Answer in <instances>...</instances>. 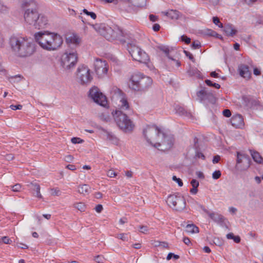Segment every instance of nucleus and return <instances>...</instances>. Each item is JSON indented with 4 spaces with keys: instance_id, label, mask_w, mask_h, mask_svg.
<instances>
[{
    "instance_id": "f257e3e1",
    "label": "nucleus",
    "mask_w": 263,
    "mask_h": 263,
    "mask_svg": "<svg viewBox=\"0 0 263 263\" xmlns=\"http://www.w3.org/2000/svg\"><path fill=\"white\" fill-rule=\"evenodd\" d=\"M143 134L147 142L160 151L169 150L174 145L173 136L165 133L156 125L146 126Z\"/></svg>"
},
{
    "instance_id": "f03ea898",
    "label": "nucleus",
    "mask_w": 263,
    "mask_h": 263,
    "mask_svg": "<svg viewBox=\"0 0 263 263\" xmlns=\"http://www.w3.org/2000/svg\"><path fill=\"white\" fill-rule=\"evenodd\" d=\"M120 99L118 109L112 112V114L118 127L122 130L127 132L133 130L135 125L127 116L131 111L126 99L122 95L121 90L118 89Z\"/></svg>"
},
{
    "instance_id": "7ed1b4c3",
    "label": "nucleus",
    "mask_w": 263,
    "mask_h": 263,
    "mask_svg": "<svg viewBox=\"0 0 263 263\" xmlns=\"http://www.w3.org/2000/svg\"><path fill=\"white\" fill-rule=\"evenodd\" d=\"M35 41L44 49L48 51L58 49L63 43L59 34L48 31H39L34 34Z\"/></svg>"
},
{
    "instance_id": "20e7f679",
    "label": "nucleus",
    "mask_w": 263,
    "mask_h": 263,
    "mask_svg": "<svg viewBox=\"0 0 263 263\" xmlns=\"http://www.w3.org/2000/svg\"><path fill=\"white\" fill-rule=\"evenodd\" d=\"M10 45L14 54L20 58L30 57L35 51L34 44L27 37L12 36Z\"/></svg>"
},
{
    "instance_id": "39448f33",
    "label": "nucleus",
    "mask_w": 263,
    "mask_h": 263,
    "mask_svg": "<svg viewBox=\"0 0 263 263\" xmlns=\"http://www.w3.org/2000/svg\"><path fill=\"white\" fill-rule=\"evenodd\" d=\"M127 50L133 60L140 63L147 64L149 61L148 54L136 45L135 41L128 43Z\"/></svg>"
},
{
    "instance_id": "423d86ee",
    "label": "nucleus",
    "mask_w": 263,
    "mask_h": 263,
    "mask_svg": "<svg viewBox=\"0 0 263 263\" xmlns=\"http://www.w3.org/2000/svg\"><path fill=\"white\" fill-rule=\"evenodd\" d=\"M22 8L25 10L24 19L29 25H33L37 18L38 12L35 3L32 1H25L22 4Z\"/></svg>"
},
{
    "instance_id": "0eeeda50",
    "label": "nucleus",
    "mask_w": 263,
    "mask_h": 263,
    "mask_svg": "<svg viewBox=\"0 0 263 263\" xmlns=\"http://www.w3.org/2000/svg\"><path fill=\"white\" fill-rule=\"evenodd\" d=\"M91 26L100 35L103 36L107 40H115L118 37V32L111 27L106 26L105 24H96Z\"/></svg>"
},
{
    "instance_id": "6e6552de",
    "label": "nucleus",
    "mask_w": 263,
    "mask_h": 263,
    "mask_svg": "<svg viewBox=\"0 0 263 263\" xmlns=\"http://www.w3.org/2000/svg\"><path fill=\"white\" fill-rule=\"evenodd\" d=\"M251 163V160L248 155L240 152H236V169L239 171H246Z\"/></svg>"
},
{
    "instance_id": "1a4fd4ad",
    "label": "nucleus",
    "mask_w": 263,
    "mask_h": 263,
    "mask_svg": "<svg viewBox=\"0 0 263 263\" xmlns=\"http://www.w3.org/2000/svg\"><path fill=\"white\" fill-rule=\"evenodd\" d=\"M78 62L77 53L75 52L64 53L61 58V65L66 70L73 68Z\"/></svg>"
},
{
    "instance_id": "9d476101",
    "label": "nucleus",
    "mask_w": 263,
    "mask_h": 263,
    "mask_svg": "<svg viewBox=\"0 0 263 263\" xmlns=\"http://www.w3.org/2000/svg\"><path fill=\"white\" fill-rule=\"evenodd\" d=\"M166 202L171 208L177 211H182L186 205L185 200L183 197L174 195H170Z\"/></svg>"
},
{
    "instance_id": "9b49d317",
    "label": "nucleus",
    "mask_w": 263,
    "mask_h": 263,
    "mask_svg": "<svg viewBox=\"0 0 263 263\" xmlns=\"http://www.w3.org/2000/svg\"><path fill=\"white\" fill-rule=\"evenodd\" d=\"M77 77L81 84H87L92 80L89 68L82 65L79 66L77 70Z\"/></svg>"
},
{
    "instance_id": "f8f14e48",
    "label": "nucleus",
    "mask_w": 263,
    "mask_h": 263,
    "mask_svg": "<svg viewBox=\"0 0 263 263\" xmlns=\"http://www.w3.org/2000/svg\"><path fill=\"white\" fill-rule=\"evenodd\" d=\"M89 95L94 102L99 105L102 106H105L107 105V101L106 97L99 91L97 87H92L89 90Z\"/></svg>"
},
{
    "instance_id": "ddd939ff",
    "label": "nucleus",
    "mask_w": 263,
    "mask_h": 263,
    "mask_svg": "<svg viewBox=\"0 0 263 263\" xmlns=\"http://www.w3.org/2000/svg\"><path fill=\"white\" fill-rule=\"evenodd\" d=\"M95 70L99 77L105 76L108 70V65L106 61L97 59L94 63Z\"/></svg>"
},
{
    "instance_id": "4468645a",
    "label": "nucleus",
    "mask_w": 263,
    "mask_h": 263,
    "mask_svg": "<svg viewBox=\"0 0 263 263\" xmlns=\"http://www.w3.org/2000/svg\"><path fill=\"white\" fill-rule=\"evenodd\" d=\"M141 75L142 73L140 72H135L131 76L128 82V86L130 89L138 91Z\"/></svg>"
},
{
    "instance_id": "2eb2a0df",
    "label": "nucleus",
    "mask_w": 263,
    "mask_h": 263,
    "mask_svg": "<svg viewBox=\"0 0 263 263\" xmlns=\"http://www.w3.org/2000/svg\"><path fill=\"white\" fill-rule=\"evenodd\" d=\"M140 82L138 91H144L151 86L153 81L150 77L145 76L142 74Z\"/></svg>"
},
{
    "instance_id": "dca6fc26",
    "label": "nucleus",
    "mask_w": 263,
    "mask_h": 263,
    "mask_svg": "<svg viewBox=\"0 0 263 263\" xmlns=\"http://www.w3.org/2000/svg\"><path fill=\"white\" fill-rule=\"evenodd\" d=\"M99 129L102 132V134L107 140L115 145H117L118 144L119 139L111 132L107 130L102 127H100Z\"/></svg>"
},
{
    "instance_id": "f3484780",
    "label": "nucleus",
    "mask_w": 263,
    "mask_h": 263,
    "mask_svg": "<svg viewBox=\"0 0 263 263\" xmlns=\"http://www.w3.org/2000/svg\"><path fill=\"white\" fill-rule=\"evenodd\" d=\"M47 18L43 15L37 14V18L35 19V22L33 23V26L35 28L41 29L44 28L47 24Z\"/></svg>"
},
{
    "instance_id": "a211bd4d",
    "label": "nucleus",
    "mask_w": 263,
    "mask_h": 263,
    "mask_svg": "<svg viewBox=\"0 0 263 263\" xmlns=\"http://www.w3.org/2000/svg\"><path fill=\"white\" fill-rule=\"evenodd\" d=\"M231 123L236 128H241L244 125L243 117L239 114L235 115L232 117Z\"/></svg>"
},
{
    "instance_id": "6ab92c4d",
    "label": "nucleus",
    "mask_w": 263,
    "mask_h": 263,
    "mask_svg": "<svg viewBox=\"0 0 263 263\" xmlns=\"http://www.w3.org/2000/svg\"><path fill=\"white\" fill-rule=\"evenodd\" d=\"M223 31L228 36L233 37L236 35L238 32L235 27L231 24H227L223 26Z\"/></svg>"
},
{
    "instance_id": "aec40b11",
    "label": "nucleus",
    "mask_w": 263,
    "mask_h": 263,
    "mask_svg": "<svg viewBox=\"0 0 263 263\" xmlns=\"http://www.w3.org/2000/svg\"><path fill=\"white\" fill-rule=\"evenodd\" d=\"M238 70L240 76L244 78H250L251 77V72L249 70V67L245 64H240L238 66Z\"/></svg>"
},
{
    "instance_id": "412c9836",
    "label": "nucleus",
    "mask_w": 263,
    "mask_h": 263,
    "mask_svg": "<svg viewBox=\"0 0 263 263\" xmlns=\"http://www.w3.org/2000/svg\"><path fill=\"white\" fill-rule=\"evenodd\" d=\"M249 152L252 159L256 163H263V158L261 157L259 152L253 149H249Z\"/></svg>"
},
{
    "instance_id": "4be33fe9",
    "label": "nucleus",
    "mask_w": 263,
    "mask_h": 263,
    "mask_svg": "<svg viewBox=\"0 0 263 263\" xmlns=\"http://www.w3.org/2000/svg\"><path fill=\"white\" fill-rule=\"evenodd\" d=\"M168 60L166 62V64L170 71H171L172 69L174 68L175 66L177 67L180 66V62H179L178 60H176L170 57H168Z\"/></svg>"
},
{
    "instance_id": "5701e85b",
    "label": "nucleus",
    "mask_w": 263,
    "mask_h": 263,
    "mask_svg": "<svg viewBox=\"0 0 263 263\" xmlns=\"http://www.w3.org/2000/svg\"><path fill=\"white\" fill-rule=\"evenodd\" d=\"M208 215L213 221L216 222L222 223L224 221L223 216L217 213L209 212Z\"/></svg>"
},
{
    "instance_id": "b1692460",
    "label": "nucleus",
    "mask_w": 263,
    "mask_h": 263,
    "mask_svg": "<svg viewBox=\"0 0 263 263\" xmlns=\"http://www.w3.org/2000/svg\"><path fill=\"white\" fill-rule=\"evenodd\" d=\"M66 42L68 44H72L78 45L81 42L80 38L76 34H70L66 39Z\"/></svg>"
},
{
    "instance_id": "393cba45",
    "label": "nucleus",
    "mask_w": 263,
    "mask_h": 263,
    "mask_svg": "<svg viewBox=\"0 0 263 263\" xmlns=\"http://www.w3.org/2000/svg\"><path fill=\"white\" fill-rule=\"evenodd\" d=\"M164 15L168 16L172 20H177L180 16V13L176 10H170L168 11L162 12Z\"/></svg>"
},
{
    "instance_id": "a878e982",
    "label": "nucleus",
    "mask_w": 263,
    "mask_h": 263,
    "mask_svg": "<svg viewBox=\"0 0 263 263\" xmlns=\"http://www.w3.org/2000/svg\"><path fill=\"white\" fill-rule=\"evenodd\" d=\"M30 188L34 195L39 198H42V196L40 193V186L36 183H31Z\"/></svg>"
},
{
    "instance_id": "bb28decb",
    "label": "nucleus",
    "mask_w": 263,
    "mask_h": 263,
    "mask_svg": "<svg viewBox=\"0 0 263 263\" xmlns=\"http://www.w3.org/2000/svg\"><path fill=\"white\" fill-rule=\"evenodd\" d=\"M197 96L201 101L206 99L208 97L214 99L212 93H208L204 89L201 90L197 92Z\"/></svg>"
},
{
    "instance_id": "cd10ccee",
    "label": "nucleus",
    "mask_w": 263,
    "mask_h": 263,
    "mask_svg": "<svg viewBox=\"0 0 263 263\" xmlns=\"http://www.w3.org/2000/svg\"><path fill=\"white\" fill-rule=\"evenodd\" d=\"M187 73L190 76H194L198 79H203L201 73L196 68H190L187 71Z\"/></svg>"
},
{
    "instance_id": "c85d7f7f",
    "label": "nucleus",
    "mask_w": 263,
    "mask_h": 263,
    "mask_svg": "<svg viewBox=\"0 0 263 263\" xmlns=\"http://www.w3.org/2000/svg\"><path fill=\"white\" fill-rule=\"evenodd\" d=\"M185 231L187 233H197L199 232V228L194 224H189L186 226Z\"/></svg>"
},
{
    "instance_id": "c756f323",
    "label": "nucleus",
    "mask_w": 263,
    "mask_h": 263,
    "mask_svg": "<svg viewBox=\"0 0 263 263\" xmlns=\"http://www.w3.org/2000/svg\"><path fill=\"white\" fill-rule=\"evenodd\" d=\"M89 187L87 184H83L78 187V191L80 194H85L88 193Z\"/></svg>"
},
{
    "instance_id": "7c9ffc66",
    "label": "nucleus",
    "mask_w": 263,
    "mask_h": 263,
    "mask_svg": "<svg viewBox=\"0 0 263 263\" xmlns=\"http://www.w3.org/2000/svg\"><path fill=\"white\" fill-rule=\"evenodd\" d=\"M175 110L177 113L179 114L180 115H185L187 116V115L190 114H189L185 109L179 105H176L175 107Z\"/></svg>"
},
{
    "instance_id": "2f4dec72",
    "label": "nucleus",
    "mask_w": 263,
    "mask_h": 263,
    "mask_svg": "<svg viewBox=\"0 0 263 263\" xmlns=\"http://www.w3.org/2000/svg\"><path fill=\"white\" fill-rule=\"evenodd\" d=\"M227 238L229 239H233L234 241L239 243L240 241V238L239 236H234L232 233H230L227 235Z\"/></svg>"
},
{
    "instance_id": "473e14b6",
    "label": "nucleus",
    "mask_w": 263,
    "mask_h": 263,
    "mask_svg": "<svg viewBox=\"0 0 263 263\" xmlns=\"http://www.w3.org/2000/svg\"><path fill=\"white\" fill-rule=\"evenodd\" d=\"M133 5L138 7H143L146 3V0H132Z\"/></svg>"
},
{
    "instance_id": "72a5a7b5",
    "label": "nucleus",
    "mask_w": 263,
    "mask_h": 263,
    "mask_svg": "<svg viewBox=\"0 0 263 263\" xmlns=\"http://www.w3.org/2000/svg\"><path fill=\"white\" fill-rule=\"evenodd\" d=\"M74 207L81 212L84 211L86 208L85 204L82 202L75 203L74 204Z\"/></svg>"
},
{
    "instance_id": "f704fd0d",
    "label": "nucleus",
    "mask_w": 263,
    "mask_h": 263,
    "mask_svg": "<svg viewBox=\"0 0 263 263\" xmlns=\"http://www.w3.org/2000/svg\"><path fill=\"white\" fill-rule=\"evenodd\" d=\"M12 191L14 192H20L22 189V185L19 183H16L13 185L10 186Z\"/></svg>"
},
{
    "instance_id": "c9c22d12",
    "label": "nucleus",
    "mask_w": 263,
    "mask_h": 263,
    "mask_svg": "<svg viewBox=\"0 0 263 263\" xmlns=\"http://www.w3.org/2000/svg\"><path fill=\"white\" fill-rule=\"evenodd\" d=\"M205 83L209 86H211V87L212 86V87H215V88H216L217 89H219L220 87V85L219 84L216 83H213L210 80H206L205 81Z\"/></svg>"
},
{
    "instance_id": "e433bc0d",
    "label": "nucleus",
    "mask_w": 263,
    "mask_h": 263,
    "mask_svg": "<svg viewBox=\"0 0 263 263\" xmlns=\"http://www.w3.org/2000/svg\"><path fill=\"white\" fill-rule=\"evenodd\" d=\"M158 48L162 51H163L166 56L168 58L170 50L167 46L161 45L158 47Z\"/></svg>"
},
{
    "instance_id": "4c0bfd02",
    "label": "nucleus",
    "mask_w": 263,
    "mask_h": 263,
    "mask_svg": "<svg viewBox=\"0 0 263 263\" xmlns=\"http://www.w3.org/2000/svg\"><path fill=\"white\" fill-rule=\"evenodd\" d=\"M213 22L216 25L218 26L219 28H223V24L220 22L219 19L217 17L214 16L213 17Z\"/></svg>"
},
{
    "instance_id": "58836bf2",
    "label": "nucleus",
    "mask_w": 263,
    "mask_h": 263,
    "mask_svg": "<svg viewBox=\"0 0 263 263\" xmlns=\"http://www.w3.org/2000/svg\"><path fill=\"white\" fill-rule=\"evenodd\" d=\"M83 12L86 15L90 16V17L93 20L96 19L97 17V15L94 12H89L86 9H84L83 10Z\"/></svg>"
},
{
    "instance_id": "ea45409f",
    "label": "nucleus",
    "mask_w": 263,
    "mask_h": 263,
    "mask_svg": "<svg viewBox=\"0 0 263 263\" xmlns=\"http://www.w3.org/2000/svg\"><path fill=\"white\" fill-rule=\"evenodd\" d=\"M221 173L220 171H215L212 174V178L214 179H218L221 177Z\"/></svg>"
},
{
    "instance_id": "a19ab883",
    "label": "nucleus",
    "mask_w": 263,
    "mask_h": 263,
    "mask_svg": "<svg viewBox=\"0 0 263 263\" xmlns=\"http://www.w3.org/2000/svg\"><path fill=\"white\" fill-rule=\"evenodd\" d=\"M95 260L98 263H104L105 259L102 255H98L95 257Z\"/></svg>"
},
{
    "instance_id": "79ce46f5",
    "label": "nucleus",
    "mask_w": 263,
    "mask_h": 263,
    "mask_svg": "<svg viewBox=\"0 0 263 263\" xmlns=\"http://www.w3.org/2000/svg\"><path fill=\"white\" fill-rule=\"evenodd\" d=\"M51 195H53V196H60L61 194V192L60 191V190L58 189V188H55V189H51Z\"/></svg>"
},
{
    "instance_id": "37998d69",
    "label": "nucleus",
    "mask_w": 263,
    "mask_h": 263,
    "mask_svg": "<svg viewBox=\"0 0 263 263\" xmlns=\"http://www.w3.org/2000/svg\"><path fill=\"white\" fill-rule=\"evenodd\" d=\"M117 238L120 239L123 241H127L128 238L127 235L124 233L119 234L117 236Z\"/></svg>"
},
{
    "instance_id": "c03bdc74",
    "label": "nucleus",
    "mask_w": 263,
    "mask_h": 263,
    "mask_svg": "<svg viewBox=\"0 0 263 263\" xmlns=\"http://www.w3.org/2000/svg\"><path fill=\"white\" fill-rule=\"evenodd\" d=\"M71 141L73 144L82 143L83 142V140L81 139L80 138L73 137L71 138Z\"/></svg>"
},
{
    "instance_id": "a18cd8bd",
    "label": "nucleus",
    "mask_w": 263,
    "mask_h": 263,
    "mask_svg": "<svg viewBox=\"0 0 263 263\" xmlns=\"http://www.w3.org/2000/svg\"><path fill=\"white\" fill-rule=\"evenodd\" d=\"M172 179L174 181L177 182L179 186H182L183 185V182L182 180L180 178H177L176 176H173Z\"/></svg>"
},
{
    "instance_id": "49530a36",
    "label": "nucleus",
    "mask_w": 263,
    "mask_h": 263,
    "mask_svg": "<svg viewBox=\"0 0 263 263\" xmlns=\"http://www.w3.org/2000/svg\"><path fill=\"white\" fill-rule=\"evenodd\" d=\"M184 53H185V55L189 58L190 60H191L193 62H195V59L192 53L186 50H184Z\"/></svg>"
},
{
    "instance_id": "de8ad7c7",
    "label": "nucleus",
    "mask_w": 263,
    "mask_h": 263,
    "mask_svg": "<svg viewBox=\"0 0 263 263\" xmlns=\"http://www.w3.org/2000/svg\"><path fill=\"white\" fill-rule=\"evenodd\" d=\"M181 41L182 42H185L186 44H188L191 42L190 38L188 37L187 36L185 35H183L181 36Z\"/></svg>"
},
{
    "instance_id": "09e8293b",
    "label": "nucleus",
    "mask_w": 263,
    "mask_h": 263,
    "mask_svg": "<svg viewBox=\"0 0 263 263\" xmlns=\"http://www.w3.org/2000/svg\"><path fill=\"white\" fill-rule=\"evenodd\" d=\"M3 243L5 244H10L12 242V240L7 236H4L2 237Z\"/></svg>"
},
{
    "instance_id": "8fccbe9b",
    "label": "nucleus",
    "mask_w": 263,
    "mask_h": 263,
    "mask_svg": "<svg viewBox=\"0 0 263 263\" xmlns=\"http://www.w3.org/2000/svg\"><path fill=\"white\" fill-rule=\"evenodd\" d=\"M223 115L226 117H230L231 116V111L229 109H226L223 110Z\"/></svg>"
},
{
    "instance_id": "3c124183",
    "label": "nucleus",
    "mask_w": 263,
    "mask_h": 263,
    "mask_svg": "<svg viewBox=\"0 0 263 263\" xmlns=\"http://www.w3.org/2000/svg\"><path fill=\"white\" fill-rule=\"evenodd\" d=\"M7 10V7L2 2H0V12H4Z\"/></svg>"
},
{
    "instance_id": "603ef678",
    "label": "nucleus",
    "mask_w": 263,
    "mask_h": 263,
    "mask_svg": "<svg viewBox=\"0 0 263 263\" xmlns=\"http://www.w3.org/2000/svg\"><path fill=\"white\" fill-rule=\"evenodd\" d=\"M191 184L192 187H193L194 188H195V187L198 188V187L199 186V182L196 179H192L191 182Z\"/></svg>"
},
{
    "instance_id": "864d4df0",
    "label": "nucleus",
    "mask_w": 263,
    "mask_h": 263,
    "mask_svg": "<svg viewBox=\"0 0 263 263\" xmlns=\"http://www.w3.org/2000/svg\"><path fill=\"white\" fill-rule=\"evenodd\" d=\"M23 106L22 105H11L10 106V108L12 109V110H16V109H21L22 108Z\"/></svg>"
},
{
    "instance_id": "5fc2aeb1",
    "label": "nucleus",
    "mask_w": 263,
    "mask_h": 263,
    "mask_svg": "<svg viewBox=\"0 0 263 263\" xmlns=\"http://www.w3.org/2000/svg\"><path fill=\"white\" fill-rule=\"evenodd\" d=\"M107 176L110 178L115 177V176H117V174L113 170H109L107 172Z\"/></svg>"
},
{
    "instance_id": "6e6d98bb",
    "label": "nucleus",
    "mask_w": 263,
    "mask_h": 263,
    "mask_svg": "<svg viewBox=\"0 0 263 263\" xmlns=\"http://www.w3.org/2000/svg\"><path fill=\"white\" fill-rule=\"evenodd\" d=\"M200 47H201L200 43V42H199L198 41H197V42H194L192 43V47H193L194 49H198V48H199Z\"/></svg>"
},
{
    "instance_id": "4d7b16f0",
    "label": "nucleus",
    "mask_w": 263,
    "mask_h": 263,
    "mask_svg": "<svg viewBox=\"0 0 263 263\" xmlns=\"http://www.w3.org/2000/svg\"><path fill=\"white\" fill-rule=\"evenodd\" d=\"M195 156L197 158H201V159H202L203 160L205 159L204 155H203V153H202L201 152H197L196 153Z\"/></svg>"
},
{
    "instance_id": "13d9d810",
    "label": "nucleus",
    "mask_w": 263,
    "mask_h": 263,
    "mask_svg": "<svg viewBox=\"0 0 263 263\" xmlns=\"http://www.w3.org/2000/svg\"><path fill=\"white\" fill-rule=\"evenodd\" d=\"M95 210L97 213H101L103 210V206L101 204H98L95 208Z\"/></svg>"
},
{
    "instance_id": "bf43d9fd",
    "label": "nucleus",
    "mask_w": 263,
    "mask_h": 263,
    "mask_svg": "<svg viewBox=\"0 0 263 263\" xmlns=\"http://www.w3.org/2000/svg\"><path fill=\"white\" fill-rule=\"evenodd\" d=\"M220 157L219 155H216V156H215L214 157H213V163L214 164H215V163H217L219 162V161L220 160Z\"/></svg>"
},
{
    "instance_id": "052dcab7",
    "label": "nucleus",
    "mask_w": 263,
    "mask_h": 263,
    "mask_svg": "<svg viewBox=\"0 0 263 263\" xmlns=\"http://www.w3.org/2000/svg\"><path fill=\"white\" fill-rule=\"evenodd\" d=\"M140 232L143 233H146L148 231V229L146 226H140Z\"/></svg>"
},
{
    "instance_id": "680f3d73",
    "label": "nucleus",
    "mask_w": 263,
    "mask_h": 263,
    "mask_svg": "<svg viewBox=\"0 0 263 263\" xmlns=\"http://www.w3.org/2000/svg\"><path fill=\"white\" fill-rule=\"evenodd\" d=\"M158 245L156 244L155 245L156 246H161L163 248H167L168 247V244L166 242H158Z\"/></svg>"
},
{
    "instance_id": "e2e57ef3",
    "label": "nucleus",
    "mask_w": 263,
    "mask_h": 263,
    "mask_svg": "<svg viewBox=\"0 0 263 263\" xmlns=\"http://www.w3.org/2000/svg\"><path fill=\"white\" fill-rule=\"evenodd\" d=\"M149 18L150 21L153 22H156V21H157L158 19L157 16L153 14H150L149 16Z\"/></svg>"
},
{
    "instance_id": "0e129e2a",
    "label": "nucleus",
    "mask_w": 263,
    "mask_h": 263,
    "mask_svg": "<svg viewBox=\"0 0 263 263\" xmlns=\"http://www.w3.org/2000/svg\"><path fill=\"white\" fill-rule=\"evenodd\" d=\"M196 174L199 178L202 179L204 178V175L203 173L200 171L196 172Z\"/></svg>"
},
{
    "instance_id": "69168bd1",
    "label": "nucleus",
    "mask_w": 263,
    "mask_h": 263,
    "mask_svg": "<svg viewBox=\"0 0 263 263\" xmlns=\"http://www.w3.org/2000/svg\"><path fill=\"white\" fill-rule=\"evenodd\" d=\"M14 79H18V80H17V81H20V76H14V77H11V78H10V81L11 82H12V83H13V82H14H14H15V81L14 80Z\"/></svg>"
},
{
    "instance_id": "338daca9",
    "label": "nucleus",
    "mask_w": 263,
    "mask_h": 263,
    "mask_svg": "<svg viewBox=\"0 0 263 263\" xmlns=\"http://www.w3.org/2000/svg\"><path fill=\"white\" fill-rule=\"evenodd\" d=\"M160 25L158 24H155L154 25H153V29L155 31H158L160 30Z\"/></svg>"
},
{
    "instance_id": "774afa93",
    "label": "nucleus",
    "mask_w": 263,
    "mask_h": 263,
    "mask_svg": "<svg viewBox=\"0 0 263 263\" xmlns=\"http://www.w3.org/2000/svg\"><path fill=\"white\" fill-rule=\"evenodd\" d=\"M183 241V242L187 246H189L191 244V241L188 237H184Z\"/></svg>"
}]
</instances>
